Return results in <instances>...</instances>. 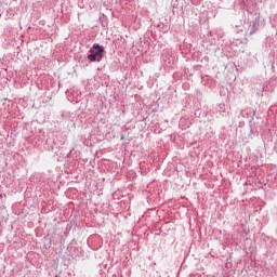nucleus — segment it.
Here are the masks:
<instances>
[{
  "label": "nucleus",
  "instance_id": "1",
  "mask_svg": "<svg viewBox=\"0 0 277 277\" xmlns=\"http://www.w3.org/2000/svg\"><path fill=\"white\" fill-rule=\"evenodd\" d=\"M104 51L105 49H103V47H101L98 43H94L93 49L89 51L90 54H88L87 57L91 62H101V60H103Z\"/></svg>",
  "mask_w": 277,
  "mask_h": 277
},
{
  "label": "nucleus",
  "instance_id": "2",
  "mask_svg": "<svg viewBox=\"0 0 277 277\" xmlns=\"http://www.w3.org/2000/svg\"><path fill=\"white\" fill-rule=\"evenodd\" d=\"M121 140H124V136H121Z\"/></svg>",
  "mask_w": 277,
  "mask_h": 277
}]
</instances>
